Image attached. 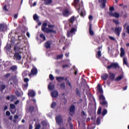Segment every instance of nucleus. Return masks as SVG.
<instances>
[{
    "label": "nucleus",
    "instance_id": "obj_28",
    "mask_svg": "<svg viewBox=\"0 0 129 129\" xmlns=\"http://www.w3.org/2000/svg\"><path fill=\"white\" fill-rule=\"evenodd\" d=\"M4 89H6V85L4 84L0 85V92H3Z\"/></svg>",
    "mask_w": 129,
    "mask_h": 129
},
{
    "label": "nucleus",
    "instance_id": "obj_15",
    "mask_svg": "<svg viewBox=\"0 0 129 129\" xmlns=\"http://www.w3.org/2000/svg\"><path fill=\"white\" fill-rule=\"evenodd\" d=\"M29 74H30V72L29 71L25 70L23 71L22 74L23 78H25V77H27L28 75L29 76Z\"/></svg>",
    "mask_w": 129,
    "mask_h": 129
},
{
    "label": "nucleus",
    "instance_id": "obj_56",
    "mask_svg": "<svg viewBox=\"0 0 129 129\" xmlns=\"http://www.w3.org/2000/svg\"><path fill=\"white\" fill-rule=\"evenodd\" d=\"M79 1H80V0H74V3L75 5L77 6V5H78V3H79Z\"/></svg>",
    "mask_w": 129,
    "mask_h": 129
},
{
    "label": "nucleus",
    "instance_id": "obj_10",
    "mask_svg": "<svg viewBox=\"0 0 129 129\" xmlns=\"http://www.w3.org/2000/svg\"><path fill=\"white\" fill-rule=\"evenodd\" d=\"M120 32H121V27H116L114 29V33L116 36L118 37H119L120 35Z\"/></svg>",
    "mask_w": 129,
    "mask_h": 129
},
{
    "label": "nucleus",
    "instance_id": "obj_48",
    "mask_svg": "<svg viewBox=\"0 0 129 129\" xmlns=\"http://www.w3.org/2000/svg\"><path fill=\"white\" fill-rule=\"evenodd\" d=\"M97 114H101V107H99L98 109Z\"/></svg>",
    "mask_w": 129,
    "mask_h": 129
},
{
    "label": "nucleus",
    "instance_id": "obj_14",
    "mask_svg": "<svg viewBox=\"0 0 129 129\" xmlns=\"http://www.w3.org/2000/svg\"><path fill=\"white\" fill-rule=\"evenodd\" d=\"M109 78L111 81H113L115 78V75L112 73H109Z\"/></svg>",
    "mask_w": 129,
    "mask_h": 129
},
{
    "label": "nucleus",
    "instance_id": "obj_4",
    "mask_svg": "<svg viewBox=\"0 0 129 129\" xmlns=\"http://www.w3.org/2000/svg\"><path fill=\"white\" fill-rule=\"evenodd\" d=\"M38 74V70L35 67L33 68L31 70V72L29 74V77L30 78H32V76H35Z\"/></svg>",
    "mask_w": 129,
    "mask_h": 129
},
{
    "label": "nucleus",
    "instance_id": "obj_3",
    "mask_svg": "<svg viewBox=\"0 0 129 129\" xmlns=\"http://www.w3.org/2000/svg\"><path fill=\"white\" fill-rule=\"evenodd\" d=\"M99 100H100V104H101V105H102V106H105V107H107V101L105 100V97L104 96H103V95H100Z\"/></svg>",
    "mask_w": 129,
    "mask_h": 129
},
{
    "label": "nucleus",
    "instance_id": "obj_58",
    "mask_svg": "<svg viewBox=\"0 0 129 129\" xmlns=\"http://www.w3.org/2000/svg\"><path fill=\"white\" fill-rule=\"evenodd\" d=\"M6 114L7 116H10L11 115V112H10L9 111H7L6 112Z\"/></svg>",
    "mask_w": 129,
    "mask_h": 129
},
{
    "label": "nucleus",
    "instance_id": "obj_29",
    "mask_svg": "<svg viewBox=\"0 0 129 129\" xmlns=\"http://www.w3.org/2000/svg\"><path fill=\"white\" fill-rule=\"evenodd\" d=\"M56 80H57V81H58V82H61V81H63V80H64V77H57Z\"/></svg>",
    "mask_w": 129,
    "mask_h": 129
},
{
    "label": "nucleus",
    "instance_id": "obj_25",
    "mask_svg": "<svg viewBox=\"0 0 129 129\" xmlns=\"http://www.w3.org/2000/svg\"><path fill=\"white\" fill-rule=\"evenodd\" d=\"M69 22L71 23V24H73L74 22H75V16L72 17L69 20Z\"/></svg>",
    "mask_w": 129,
    "mask_h": 129
},
{
    "label": "nucleus",
    "instance_id": "obj_36",
    "mask_svg": "<svg viewBox=\"0 0 129 129\" xmlns=\"http://www.w3.org/2000/svg\"><path fill=\"white\" fill-rule=\"evenodd\" d=\"M76 91L77 95H78L79 96H81V93H80V91H79V89L78 88L76 89Z\"/></svg>",
    "mask_w": 129,
    "mask_h": 129
},
{
    "label": "nucleus",
    "instance_id": "obj_24",
    "mask_svg": "<svg viewBox=\"0 0 129 129\" xmlns=\"http://www.w3.org/2000/svg\"><path fill=\"white\" fill-rule=\"evenodd\" d=\"M41 1H44V4L46 6H48V5H51V3H52V0H41Z\"/></svg>",
    "mask_w": 129,
    "mask_h": 129
},
{
    "label": "nucleus",
    "instance_id": "obj_20",
    "mask_svg": "<svg viewBox=\"0 0 129 129\" xmlns=\"http://www.w3.org/2000/svg\"><path fill=\"white\" fill-rule=\"evenodd\" d=\"M10 70H11L12 72H15V71H17V70H18V67H17V66L15 65L12 66L10 68Z\"/></svg>",
    "mask_w": 129,
    "mask_h": 129
},
{
    "label": "nucleus",
    "instance_id": "obj_44",
    "mask_svg": "<svg viewBox=\"0 0 129 129\" xmlns=\"http://www.w3.org/2000/svg\"><path fill=\"white\" fill-rule=\"evenodd\" d=\"M29 86V84L26 83L23 85V89L27 90L28 87Z\"/></svg>",
    "mask_w": 129,
    "mask_h": 129
},
{
    "label": "nucleus",
    "instance_id": "obj_12",
    "mask_svg": "<svg viewBox=\"0 0 129 129\" xmlns=\"http://www.w3.org/2000/svg\"><path fill=\"white\" fill-rule=\"evenodd\" d=\"M51 45H52V41L49 40L45 43L44 47L46 49H50L51 48Z\"/></svg>",
    "mask_w": 129,
    "mask_h": 129
},
{
    "label": "nucleus",
    "instance_id": "obj_21",
    "mask_svg": "<svg viewBox=\"0 0 129 129\" xmlns=\"http://www.w3.org/2000/svg\"><path fill=\"white\" fill-rule=\"evenodd\" d=\"M98 88H97V91H98V92L100 93V94H102V93H103V90H102L101 86L100 85V84H98Z\"/></svg>",
    "mask_w": 129,
    "mask_h": 129
},
{
    "label": "nucleus",
    "instance_id": "obj_39",
    "mask_svg": "<svg viewBox=\"0 0 129 129\" xmlns=\"http://www.w3.org/2000/svg\"><path fill=\"white\" fill-rule=\"evenodd\" d=\"M107 113V110L104 109L102 112V115H103V116H104V115H105V114H106Z\"/></svg>",
    "mask_w": 129,
    "mask_h": 129
},
{
    "label": "nucleus",
    "instance_id": "obj_30",
    "mask_svg": "<svg viewBox=\"0 0 129 129\" xmlns=\"http://www.w3.org/2000/svg\"><path fill=\"white\" fill-rule=\"evenodd\" d=\"M96 57L98 59H99L101 57V51H98L97 53L96 54Z\"/></svg>",
    "mask_w": 129,
    "mask_h": 129
},
{
    "label": "nucleus",
    "instance_id": "obj_45",
    "mask_svg": "<svg viewBox=\"0 0 129 129\" xmlns=\"http://www.w3.org/2000/svg\"><path fill=\"white\" fill-rule=\"evenodd\" d=\"M10 98L11 101H14V100H15V98H16V96L15 95H11L10 96Z\"/></svg>",
    "mask_w": 129,
    "mask_h": 129
},
{
    "label": "nucleus",
    "instance_id": "obj_54",
    "mask_svg": "<svg viewBox=\"0 0 129 129\" xmlns=\"http://www.w3.org/2000/svg\"><path fill=\"white\" fill-rule=\"evenodd\" d=\"M41 128V124H38L35 126V129H40Z\"/></svg>",
    "mask_w": 129,
    "mask_h": 129
},
{
    "label": "nucleus",
    "instance_id": "obj_53",
    "mask_svg": "<svg viewBox=\"0 0 129 129\" xmlns=\"http://www.w3.org/2000/svg\"><path fill=\"white\" fill-rule=\"evenodd\" d=\"M72 120V118L71 117H69L68 119V122H69L70 125V123H72L71 122Z\"/></svg>",
    "mask_w": 129,
    "mask_h": 129
},
{
    "label": "nucleus",
    "instance_id": "obj_22",
    "mask_svg": "<svg viewBox=\"0 0 129 129\" xmlns=\"http://www.w3.org/2000/svg\"><path fill=\"white\" fill-rule=\"evenodd\" d=\"M123 63L124 65L127 66V67H129L128 63L127 62V58L125 57L123 58Z\"/></svg>",
    "mask_w": 129,
    "mask_h": 129
},
{
    "label": "nucleus",
    "instance_id": "obj_52",
    "mask_svg": "<svg viewBox=\"0 0 129 129\" xmlns=\"http://www.w3.org/2000/svg\"><path fill=\"white\" fill-rule=\"evenodd\" d=\"M113 23H115V25H119V22L118 21V20H116L115 19L113 20Z\"/></svg>",
    "mask_w": 129,
    "mask_h": 129
},
{
    "label": "nucleus",
    "instance_id": "obj_38",
    "mask_svg": "<svg viewBox=\"0 0 129 129\" xmlns=\"http://www.w3.org/2000/svg\"><path fill=\"white\" fill-rule=\"evenodd\" d=\"M56 105H57V103L55 102L52 103L51 105V108H55L56 107Z\"/></svg>",
    "mask_w": 129,
    "mask_h": 129
},
{
    "label": "nucleus",
    "instance_id": "obj_60",
    "mask_svg": "<svg viewBox=\"0 0 129 129\" xmlns=\"http://www.w3.org/2000/svg\"><path fill=\"white\" fill-rule=\"evenodd\" d=\"M109 38L110 40H112V41H115V38H114V37H112V36H109Z\"/></svg>",
    "mask_w": 129,
    "mask_h": 129
},
{
    "label": "nucleus",
    "instance_id": "obj_46",
    "mask_svg": "<svg viewBox=\"0 0 129 129\" xmlns=\"http://www.w3.org/2000/svg\"><path fill=\"white\" fill-rule=\"evenodd\" d=\"M77 31V29H76V28H72L70 31L71 33L72 34H73V33H74V32H76Z\"/></svg>",
    "mask_w": 129,
    "mask_h": 129
},
{
    "label": "nucleus",
    "instance_id": "obj_62",
    "mask_svg": "<svg viewBox=\"0 0 129 129\" xmlns=\"http://www.w3.org/2000/svg\"><path fill=\"white\" fill-rule=\"evenodd\" d=\"M48 28H53L54 27H55V25L49 24L48 25Z\"/></svg>",
    "mask_w": 129,
    "mask_h": 129
},
{
    "label": "nucleus",
    "instance_id": "obj_26",
    "mask_svg": "<svg viewBox=\"0 0 129 129\" xmlns=\"http://www.w3.org/2000/svg\"><path fill=\"white\" fill-rule=\"evenodd\" d=\"M81 114L83 118H86V116H87V115L86 114V113L84 112V111H82Z\"/></svg>",
    "mask_w": 129,
    "mask_h": 129
},
{
    "label": "nucleus",
    "instance_id": "obj_47",
    "mask_svg": "<svg viewBox=\"0 0 129 129\" xmlns=\"http://www.w3.org/2000/svg\"><path fill=\"white\" fill-rule=\"evenodd\" d=\"M66 85H69V86H70L71 88H72V85H71V83L70 82V81H67Z\"/></svg>",
    "mask_w": 129,
    "mask_h": 129
},
{
    "label": "nucleus",
    "instance_id": "obj_27",
    "mask_svg": "<svg viewBox=\"0 0 129 129\" xmlns=\"http://www.w3.org/2000/svg\"><path fill=\"white\" fill-rule=\"evenodd\" d=\"M0 32H5V25L0 24Z\"/></svg>",
    "mask_w": 129,
    "mask_h": 129
},
{
    "label": "nucleus",
    "instance_id": "obj_2",
    "mask_svg": "<svg viewBox=\"0 0 129 129\" xmlns=\"http://www.w3.org/2000/svg\"><path fill=\"white\" fill-rule=\"evenodd\" d=\"M109 11L110 12H108V14L109 16H110V17H114V18H116L117 19H118V18H119V14L117 12L112 13V12H113L114 11V7H110Z\"/></svg>",
    "mask_w": 129,
    "mask_h": 129
},
{
    "label": "nucleus",
    "instance_id": "obj_31",
    "mask_svg": "<svg viewBox=\"0 0 129 129\" xmlns=\"http://www.w3.org/2000/svg\"><path fill=\"white\" fill-rule=\"evenodd\" d=\"M39 37L40 38H41V39H43V42H45V40H46V36H45V35H44V34H40Z\"/></svg>",
    "mask_w": 129,
    "mask_h": 129
},
{
    "label": "nucleus",
    "instance_id": "obj_49",
    "mask_svg": "<svg viewBox=\"0 0 129 129\" xmlns=\"http://www.w3.org/2000/svg\"><path fill=\"white\" fill-rule=\"evenodd\" d=\"M5 48L6 50H7L8 51H10V50H11V45L7 44Z\"/></svg>",
    "mask_w": 129,
    "mask_h": 129
},
{
    "label": "nucleus",
    "instance_id": "obj_43",
    "mask_svg": "<svg viewBox=\"0 0 129 129\" xmlns=\"http://www.w3.org/2000/svg\"><path fill=\"white\" fill-rule=\"evenodd\" d=\"M33 19L34 21H37V20H39V17L37 14H35L33 15Z\"/></svg>",
    "mask_w": 129,
    "mask_h": 129
},
{
    "label": "nucleus",
    "instance_id": "obj_64",
    "mask_svg": "<svg viewBox=\"0 0 129 129\" xmlns=\"http://www.w3.org/2000/svg\"><path fill=\"white\" fill-rule=\"evenodd\" d=\"M126 30L127 31V33L129 34V26L128 25L126 28Z\"/></svg>",
    "mask_w": 129,
    "mask_h": 129
},
{
    "label": "nucleus",
    "instance_id": "obj_13",
    "mask_svg": "<svg viewBox=\"0 0 129 129\" xmlns=\"http://www.w3.org/2000/svg\"><path fill=\"white\" fill-rule=\"evenodd\" d=\"M58 95L59 93L56 90H54L51 92V96L53 97V98H56V97H58Z\"/></svg>",
    "mask_w": 129,
    "mask_h": 129
},
{
    "label": "nucleus",
    "instance_id": "obj_35",
    "mask_svg": "<svg viewBox=\"0 0 129 129\" xmlns=\"http://www.w3.org/2000/svg\"><path fill=\"white\" fill-rule=\"evenodd\" d=\"M63 54L57 55L55 59H56V60H59V59H62V58H63Z\"/></svg>",
    "mask_w": 129,
    "mask_h": 129
},
{
    "label": "nucleus",
    "instance_id": "obj_5",
    "mask_svg": "<svg viewBox=\"0 0 129 129\" xmlns=\"http://www.w3.org/2000/svg\"><path fill=\"white\" fill-rule=\"evenodd\" d=\"M62 14L63 17H65V18H68V17L71 15V12L69 9H66L62 11Z\"/></svg>",
    "mask_w": 129,
    "mask_h": 129
},
{
    "label": "nucleus",
    "instance_id": "obj_19",
    "mask_svg": "<svg viewBox=\"0 0 129 129\" xmlns=\"http://www.w3.org/2000/svg\"><path fill=\"white\" fill-rule=\"evenodd\" d=\"M89 33L90 35H91V36H93V35H94V32L92 30V25L91 24H89Z\"/></svg>",
    "mask_w": 129,
    "mask_h": 129
},
{
    "label": "nucleus",
    "instance_id": "obj_1",
    "mask_svg": "<svg viewBox=\"0 0 129 129\" xmlns=\"http://www.w3.org/2000/svg\"><path fill=\"white\" fill-rule=\"evenodd\" d=\"M47 26H48V24L47 23L44 22L43 23L42 27L41 28V30L42 31V32H44V33H46V34H49V33L57 34V31H56V30L48 28H47Z\"/></svg>",
    "mask_w": 129,
    "mask_h": 129
},
{
    "label": "nucleus",
    "instance_id": "obj_51",
    "mask_svg": "<svg viewBox=\"0 0 129 129\" xmlns=\"http://www.w3.org/2000/svg\"><path fill=\"white\" fill-rule=\"evenodd\" d=\"M49 79L51 80V81H53V80L54 79V76H53V75L52 74L49 75Z\"/></svg>",
    "mask_w": 129,
    "mask_h": 129
},
{
    "label": "nucleus",
    "instance_id": "obj_59",
    "mask_svg": "<svg viewBox=\"0 0 129 129\" xmlns=\"http://www.w3.org/2000/svg\"><path fill=\"white\" fill-rule=\"evenodd\" d=\"M10 75H11V74L8 73V74L5 75L4 77H5V78H8V77H9V76H10Z\"/></svg>",
    "mask_w": 129,
    "mask_h": 129
},
{
    "label": "nucleus",
    "instance_id": "obj_57",
    "mask_svg": "<svg viewBox=\"0 0 129 129\" xmlns=\"http://www.w3.org/2000/svg\"><path fill=\"white\" fill-rule=\"evenodd\" d=\"M88 19L90 21H92L93 20V16H92V15H89Z\"/></svg>",
    "mask_w": 129,
    "mask_h": 129
},
{
    "label": "nucleus",
    "instance_id": "obj_37",
    "mask_svg": "<svg viewBox=\"0 0 129 129\" xmlns=\"http://www.w3.org/2000/svg\"><path fill=\"white\" fill-rule=\"evenodd\" d=\"M34 109H35V107H34V106H31L29 107V112H33V111H34Z\"/></svg>",
    "mask_w": 129,
    "mask_h": 129
},
{
    "label": "nucleus",
    "instance_id": "obj_32",
    "mask_svg": "<svg viewBox=\"0 0 129 129\" xmlns=\"http://www.w3.org/2000/svg\"><path fill=\"white\" fill-rule=\"evenodd\" d=\"M80 15L81 17H84V16H85V10H84V9H82L80 13Z\"/></svg>",
    "mask_w": 129,
    "mask_h": 129
},
{
    "label": "nucleus",
    "instance_id": "obj_50",
    "mask_svg": "<svg viewBox=\"0 0 129 129\" xmlns=\"http://www.w3.org/2000/svg\"><path fill=\"white\" fill-rule=\"evenodd\" d=\"M67 37L68 38H70V37H72V33L71 32V31L68 32Z\"/></svg>",
    "mask_w": 129,
    "mask_h": 129
},
{
    "label": "nucleus",
    "instance_id": "obj_40",
    "mask_svg": "<svg viewBox=\"0 0 129 129\" xmlns=\"http://www.w3.org/2000/svg\"><path fill=\"white\" fill-rule=\"evenodd\" d=\"M60 87L61 89H65V83H62L60 84Z\"/></svg>",
    "mask_w": 129,
    "mask_h": 129
},
{
    "label": "nucleus",
    "instance_id": "obj_63",
    "mask_svg": "<svg viewBox=\"0 0 129 129\" xmlns=\"http://www.w3.org/2000/svg\"><path fill=\"white\" fill-rule=\"evenodd\" d=\"M70 129H73V124L70 123Z\"/></svg>",
    "mask_w": 129,
    "mask_h": 129
},
{
    "label": "nucleus",
    "instance_id": "obj_9",
    "mask_svg": "<svg viewBox=\"0 0 129 129\" xmlns=\"http://www.w3.org/2000/svg\"><path fill=\"white\" fill-rule=\"evenodd\" d=\"M55 120L56 122H57V123H58V124L59 125H60V124H61V123L62 122L63 119H62V116L61 115H57L55 117Z\"/></svg>",
    "mask_w": 129,
    "mask_h": 129
},
{
    "label": "nucleus",
    "instance_id": "obj_18",
    "mask_svg": "<svg viewBox=\"0 0 129 129\" xmlns=\"http://www.w3.org/2000/svg\"><path fill=\"white\" fill-rule=\"evenodd\" d=\"M120 56L122 58L124 55H125V52L124 51V49L123 48L121 47L120 49Z\"/></svg>",
    "mask_w": 129,
    "mask_h": 129
},
{
    "label": "nucleus",
    "instance_id": "obj_41",
    "mask_svg": "<svg viewBox=\"0 0 129 129\" xmlns=\"http://www.w3.org/2000/svg\"><path fill=\"white\" fill-rule=\"evenodd\" d=\"M11 109H16V105L14 104H10Z\"/></svg>",
    "mask_w": 129,
    "mask_h": 129
},
{
    "label": "nucleus",
    "instance_id": "obj_34",
    "mask_svg": "<svg viewBox=\"0 0 129 129\" xmlns=\"http://www.w3.org/2000/svg\"><path fill=\"white\" fill-rule=\"evenodd\" d=\"M83 7V3L82 2L81 4L79 5V6L77 8V10L78 11V13H79V11H80V9Z\"/></svg>",
    "mask_w": 129,
    "mask_h": 129
},
{
    "label": "nucleus",
    "instance_id": "obj_6",
    "mask_svg": "<svg viewBox=\"0 0 129 129\" xmlns=\"http://www.w3.org/2000/svg\"><path fill=\"white\" fill-rule=\"evenodd\" d=\"M108 69H111V68H113V69H117V68H119V66H118V63L115 62H112L107 67Z\"/></svg>",
    "mask_w": 129,
    "mask_h": 129
},
{
    "label": "nucleus",
    "instance_id": "obj_33",
    "mask_svg": "<svg viewBox=\"0 0 129 129\" xmlns=\"http://www.w3.org/2000/svg\"><path fill=\"white\" fill-rule=\"evenodd\" d=\"M123 78V76H119L115 79V81H120V80H121V79H122Z\"/></svg>",
    "mask_w": 129,
    "mask_h": 129
},
{
    "label": "nucleus",
    "instance_id": "obj_42",
    "mask_svg": "<svg viewBox=\"0 0 129 129\" xmlns=\"http://www.w3.org/2000/svg\"><path fill=\"white\" fill-rule=\"evenodd\" d=\"M96 123L97 125H99L100 124V118L98 117L96 120Z\"/></svg>",
    "mask_w": 129,
    "mask_h": 129
},
{
    "label": "nucleus",
    "instance_id": "obj_11",
    "mask_svg": "<svg viewBox=\"0 0 129 129\" xmlns=\"http://www.w3.org/2000/svg\"><path fill=\"white\" fill-rule=\"evenodd\" d=\"M70 115H73L75 114V106L72 105L70 108Z\"/></svg>",
    "mask_w": 129,
    "mask_h": 129
},
{
    "label": "nucleus",
    "instance_id": "obj_8",
    "mask_svg": "<svg viewBox=\"0 0 129 129\" xmlns=\"http://www.w3.org/2000/svg\"><path fill=\"white\" fill-rule=\"evenodd\" d=\"M28 95L29 97L34 98V97L36 96V92H35L33 90H29L28 91Z\"/></svg>",
    "mask_w": 129,
    "mask_h": 129
},
{
    "label": "nucleus",
    "instance_id": "obj_7",
    "mask_svg": "<svg viewBox=\"0 0 129 129\" xmlns=\"http://www.w3.org/2000/svg\"><path fill=\"white\" fill-rule=\"evenodd\" d=\"M107 0H98V2L100 4V7L101 9H104L106 7Z\"/></svg>",
    "mask_w": 129,
    "mask_h": 129
},
{
    "label": "nucleus",
    "instance_id": "obj_55",
    "mask_svg": "<svg viewBox=\"0 0 129 129\" xmlns=\"http://www.w3.org/2000/svg\"><path fill=\"white\" fill-rule=\"evenodd\" d=\"M29 79L28 78H25L24 79V82H25L26 83H28L29 82Z\"/></svg>",
    "mask_w": 129,
    "mask_h": 129
},
{
    "label": "nucleus",
    "instance_id": "obj_17",
    "mask_svg": "<svg viewBox=\"0 0 129 129\" xmlns=\"http://www.w3.org/2000/svg\"><path fill=\"white\" fill-rule=\"evenodd\" d=\"M101 78L102 80H106L107 78H108V74H103L101 76Z\"/></svg>",
    "mask_w": 129,
    "mask_h": 129
},
{
    "label": "nucleus",
    "instance_id": "obj_16",
    "mask_svg": "<svg viewBox=\"0 0 129 129\" xmlns=\"http://www.w3.org/2000/svg\"><path fill=\"white\" fill-rule=\"evenodd\" d=\"M14 57L16 58V60H18L19 61H20L21 59H22V56L20 55L19 52H16L14 54Z\"/></svg>",
    "mask_w": 129,
    "mask_h": 129
},
{
    "label": "nucleus",
    "instance_id": "obj_23",
    "mask_svg": "<svg viewBox=\"0 0 129 129\" xmlns=\"http://www.w3.org/2000/svg\"><path fill=\"white\" fill-rule=\"evenodd\" d=\"M48 87L49 90H54L55 88V86L54 85V84L52 85V83H50Z\"/></svg>",
    "mask_w": 129,
    "mask_h": 129
},
{
    "label": "nucleus",
    "instance_id": "obj_61",
    "mask_svg": "<svg viewBox=\"0 0 129 129\" xmlns=\"http://www.w3.org/2000/svg\"><path fill=\"white\" fill-rule=\"evenodd\" d=\"M68 67H69V65H68V64H64V65L62 66V68L63 69H65V68H67Z\"/></svg>",
    "mask_w": 129,
    "mask_h": 129
}]
</instances>
